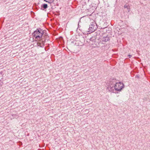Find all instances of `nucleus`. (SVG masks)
I'll list each match as a JSON object with an SVG mask.
<instances>
[{
    "mask_svg": "<svg viewBox=\"0 0 150 150\" xmlns=\"http://www.w3.org/2000/svg\"><path fill=\"white\" fill-rule=\"evenodd\" d=\"M43 34V31L42 30L37 29L33 33V38H35L37 40H40L42 38Z\"/></svg>",
    "mask_w": 150,
    "mask_h": 150,
    "instance_id": "nucleus-1",
    "label": "nucleus"
},
{
    "mask_svg": "<svg viewBox=\"0 0 150 150\" xmlns=\"http://www.w3.org/2000/svg\"><path fill=\"white\" fill-rule=\"evenodd\" d=\"M115 80L113 79L110 81L107 84V88L109 91L111 92H113L115 89Z\"/></svg>",
    "mask_w": 150,
    "mask_h": 150,
    "instance_id": "nucleus-2",
    "label": "nucleus"
},
{
    "mask_svg": "<svg viewBox=\"0 0 150 150\" xmlns=\"http://www.w3.org/2000/svg\"><path fill=\"white\" fill-rule=\"evenodd\" d=\"M114 86L115 90L119 91H120L124 87L123 83L121 82L117 83L115 80Z\"/></svg>",
    "mask_w": 150,
    "mask_h": 150,
    "instance_id": "nucleus-3",
    "label": "nucleus"
},
{
    "mask_svg": "<svg viewBox=\"0 0 150 150\" xmlns=\"http://www.w3.org/2000/svg\"><path fill=\"white\" fill-rule=\"evenodd\" d=\"M96 28L97 25L96 23L95 22L92 23L89 25V32L91 33L92 32L95 30Z\"/></svg>",
    "mask_w": 150,
    "mask_h": 150,
    "instance_id": "nucleus-4",
    "label": "nucleus"
},
{
    "mask_svg": "<svg viewBox=\"0 0 150 150\" xmlns=\"http://www.w3.org/2000/svg\"><path fill=\"white\" fill-rule=\"evenodd\" d=\"M109 38L108 36L104 37L101 39V40L102 42H106L108 41Z\"/></svg>",
    "mask_w": 150,
    "mask_h": 150,
    "instance_id": "nucleus-5",
    "label": "nucleus"
},
{
    "mask_svg": "<svg viewBox=\"0 0 150 150\" xmlns=\"http://www.w3.org/2000/svg\"><path fill=\"white\" fill-rule=\"evenodd\" d=\"M124 7L125 8H126L128 10V12H129L130 11V7L129 5H127L126 4L124 6Z\"/></svg>",
    "mask_w": 150,
    "mask_h": 150,
    "instance_id": "nucleus-6",
    "label": "nucleus"
},
{
    "mask_svg": "<svg viewBox=\"0 0 150 150\" xmlns=\"http://www.w3.org/2000/svg\"><path fill=\"white\" fill-rule=\"evenodd\" d=\"M42 7H43L44 9H45L47 8V5L46 4H43L42 5Z\"/></svg>",
    "mask_w": 150,
    "mask_h": 150,
    "instance_id": "nucleus-7",
    "label": "nucleus"
},
{
    "mask_svg": "<svg viewBox=\"0 0 150 150\" xmlns=\"http://www.w3.org/2000/svg\"><path fill=\"white\" fill-rule=\"evenodd\" d=\"M44 1L50 4H51L54 1V0H44Z\"/></svg>",
    "mask_w": 150,
    "mask_h": 150,
    "instance_id": "nucleus-8",
    "label": "nucleus"
},
{
    "mask_svg": "<svg viewBox=\"0 0 150 150\" xmlns=\"http://www.w3.org/2000/svg\"><path fill=\"white\" fill-rule=\"evenodd\" d=\"M128 56H129V58H130V57L131 56V55H129Z\"/></svg>",
    "mask_w": 150,
    "mask_h": 150,
    "instance_id": "nucleus-9",
    "label": "nucleus"
}]
</instances>
